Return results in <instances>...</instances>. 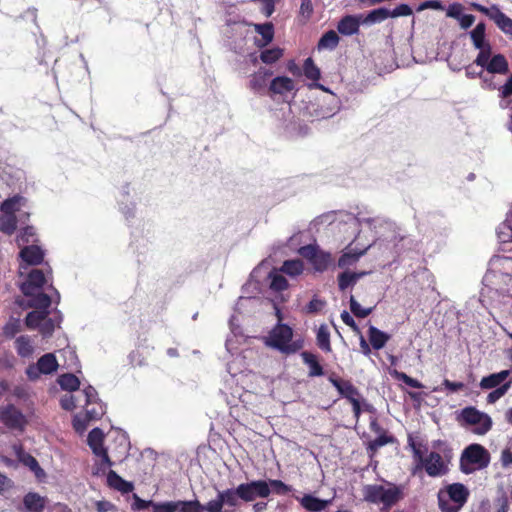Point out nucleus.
I'll return each mask as SVG.
<instances>
[{"label": "nucleus", "instance_id": "nucleus-1", "mask_svg": "<svg viewBox=\"0 0 512 512\" xmlns=\"http://www.w3.org/2000/svg\"><path fill=\"white\" fill-rule=\"evenodd\" d=\"M408 446L413 451V457L420 463V466L425 469V473L429 477H441L447 473V463L451 458V449L445 445L443 449V455L441 456L437 452H430L427 456H423L424 445L416 443L412 435L408 436Z\"/></svg>", "mask_w": 512, "mask_h": 512}, {"label": "nucleus", "instance_id": "nucleus-2", "mask_svg": "<svg viewBox=\"0 0 512 512\" xmlns=\"http://www.w3.org/2000/svg\"><path fill=\"white\" fill-rule=\"evenodd\" d=\"M490 463V453L479 443H471L464 447L459 457V470L462 474L470 475L476 471H482Z\"/></svg>", "mask_w": 512, "mask_h": 512}, {"label": "nucleus", "instance_id": "nucleus-3", "mask_svg": "<svg viewBox=\"0 0 512 512\" xmlns=\"http://www.w3.org/2000/svg\"><path fill=\"white\" fill-rule=\"evenodd\" d=\"M469 499V489L461 483H453L439 489L438 508L441 512H460Z\"/></svg>", "mask_w": 512, "mask_h": 512}, {"label": "nucleus", "instance_id": "nucleus-4", "mask_svg": "<svg viewBox=\"0 0 512 512\" xmlns=\"http://www.w3.org/2000/svg\"><path fill=\"white\" fill-rule=\"evenodd\" d=\"M293 330L289 325L278 323L269 332L266 344L273 349L282 352L285 355H292L302 349V341H292Z\"/></svg>", "mask_w": 512, "mask_h": 512}, {"label": "nucleus", "instance_id": "nucleus-5", "mask_svg": "<svg viewBox=\"0 0 512 512\" xmlns=\"http://www.w3.org/2000/svg\"><path fill=\"white\" fill-rule=\"evenodd\" d=\"M457 422L462 427H471V433L477 436L486 435L492 429V418L474 406L462 408L457 415Z\"/></svg>", "mask_w": 512, "mask_h": 512}, {"label": "nucleus", "instance_id": "nucleus-6", "mask_svg": "<svg viewBox=\"0 0 512 512\" xmlns=\"http://www.w3.org/2000/svg\"><path fill=\"white\" fill-rule=\"evenodd\" d=\"M363 499L371 504L383 503L384 507H392L401 499V490L396 485L385 488L382 485L370 484L363 487Z\"/></svg>", "mask_w": 512, "mask_h": 512}, {"label": "nucleus", "instance_id": "nucleus-7", "mask_svg": "<svg viewBox=\"0 0 512 512\" xmlns=\"http://www.w3.org/2000/svg\"><path fill=\"white\" fill-rule=\"evenodd\" d=\"M471 65L486 70L491 75H506L508 61L501 53L492 54V51H478L477 58Z\"/></svg>", "mask_w": 512, "mask_h": 512}, {"label": "nucleus", "instance_id": "nucleus-8", "mask_svg": "<svg viewBox=\"0 0 512 512\" xmlns=\"http://www.w3.org/2000/svg\"><path fill=\"white\" fill-rule=\"evenodd\" d=\"M297 254L312 265L313 271L323 273L332 265V256L317 245L307 244L297 249Z\"/></svg>", "mask_w": 512, "mask_h": 512}, {"label": "nucleus", "instance_id": "nucleus-9", "mask_svg": "<svg viewBox=\"0 0 512 512\" xmlns=\"http://www.w3.org/2000/svg\"><path fill=\"white\" fill-rule=\"evenodd\" d=\"M232 493L241 498L242 502L248 503L256 498H267L270 495V489L265 480H253L250 483H241L232 489Z\"/></svg>", "mask_w": 512, "mask_h": 512}, {"label": "nucleus", "instance_id": "nucleus-10", "mask_svg": "<svg viewBox=\"0 0 512 512\" xmlns=\"http://www.w3.org/2000/svg\"><path fill=\"white\" fill-rule=\"evenodd\" d=\"M473 9L493 20L496 27L505 33V35L512 36V19L506 16V14H504L497 5L486 7L479 4H473Z\"/></svg>", "mask_w": 512, "mask_h": 512}, {"label": "nucleus", "instance_id": "nucleus-11", "mask_svg": "<svg viewBox=\"0 0 512 512\" xmlns=\"http://www.w3.org/2000/svg\"><path fill=\"white\" fill-rule=\"evenodd\" d=\"M0 422L10 431L22 432L27 425V419L13 404H6L0 409Z\"/></svg>", "mask_w": 512, "mask_h": 512}, {"label": "nucleus", "instance_id": "nucleus-12", "mask_svg": "<svg viewBox=\"0 0 512 512\" xmlns=\"http://www.w3.org/2000/svg\"><path fill=\"white\" fill-rule=\"evenodd\" d=\"M50 275H52L50 268H47V272L37 268L31 270L30 273H28L26 282L21 285L22 295H31L33 292L39 291L47 284Z\"/></svg>", "mask_w": 512, "mask_h": 512}, {"label": "nucleus", "instance_id": "nucleus-13", "mask_svg": "<svg viewBox=\"0 0 512 512\" xmlns=\"http://www.w3.org/2000/svg\"><path fill=\"white\" fill-rule=\"evenodd\" d=\"M57 370V360L52 353H46L38 358L37 366L31 365L26 370L30 379H36L38 374L50 375Z\"/></svg>", "mask_w": 512, "mask_h": 512}, {"label": "nucleus", "instance_id": "nucleus-14", "mask_svg": "<svg viewBox=\"0 0 512 512\" xmlns=\"http://www.w3.org/2000/svg\"><path fill=\"white\" fill-rule=\"evenodd\" d=\"M329 383L335 387L338 394L344 397L345 400L349 402L361 401V394L359 390L352 385V382L342 378L329 377Z\"/></svg>", "mask_w": 512, "mask_h": 512}, {"label": "nucleus", "instance_id": "nucleus-15", "mask_svg": "<svg viewBox=\"0 0 512 512\" xmlns=\"http://www.w3.org/2000/svg\"><path fill=\"white\" fill-rule=\"evenodd\" d=\"M47 497L36 492H28L22 497V512H44L47 507Z\"/></svg>", "mask_w": 512, "mask_h": 512}, {"label": "nucleus", "instance_id": "nucleus-16", "mask_svg": "<svg viewBox=\"0 0 512 512\" xmlns=\"http://www.w3.org/2000/svg\"><path fill=\"white\" fill-rule=\"evenodd\" d=\"M361 16L346 15L336 24V31L342 36H351L359 33Z\"/></svg>", "mask_w": 512, "mask_h": 512}, {"label": "nucleus", "instance_id": "nucleus-17", "mask_svg": "<svg viewBox=\"0 0 512 512\" xmlns=\"http://www.w3.org/2000/svg\"><path fill=\"white\" fill-rule=\"evenodd\" d=\"M19 257H21L22 262L31 266H37L43 263L45 253H43V250L38 245H26L19 252Z\"/></svg>", "mask_w": 512, "mask_h": 512}, {"label": "nucleus", "instance_id": "nucleus-18", "mask_svg": "<svg viewBox=\"0 0 512 512\" xmlns=\"http://www.w3.org/2000/svg\"><path fill=\"white\" fill-rule=\"evenodd\" d=\"M471 43L478 51H492V45L485 38V23L480 22L470 31Z\"/></svg>", "mask_w": 512, "mask_h": 512}, {"label": "nucleus", "instance_id": "nucleus-19", "mask_svg": "<svg viewBox=\"0 0 512 512\" xmlns=\"http://www.w3.org/2000/svg\"><path fill=\"white\" fill-rule=\"evenodd\" d=\"M14 453H15V457H17V460H19V462H21L22 465L30 468V471L35 473V475H37V477L43 475V469L39 466L36 458L31 456L30 453L25 452L22 449L21 445H19V444L14 445Z\"/></svg>", "mask_w": 512, "mask_h": 512}, {"label": "nucleus", "instance_id": "nucleus-20", "mask_svg": "<svg viewBox=\"0 0 512 512\" xmlns=\"http://www.w3.org/2000/svg\"><path fill=\"white\" fill-rule=\"evenodd\" d=\"M370 430L379 433L376 439L370 441L368 443V449L372 452H376L378 449L382 448L387 444H391L394 441L393 436L385 434L384 430L380 425H378L377 420L374 419L370 421Z\"/></svg>", "mask_w": 512, "mask_h": 512}, {"label": "nucleus", "instance_id": "nucleus-21", "mask_svg": "<svg viewBox=\"0 0 512 512\" xmlns=\"http://www.w3.org/2000/svg\"><path fill=\"white\" fill-rule=\"evenodd\" d=\"M510 376V370H502L499 373H492L482 377L478 386L484 390L496 389L505 384L506 379Z\"/></svg>", "mask_w": 512, "mask_h": 512}, {"label": "nucleus", "instance_id": "nucleus-22", "mask_svg": "<svg viewBox=\"0 0 512 512\" xmlns=\"http://www.w3.org/2000/svg\"><path fill=\"white\" fill-rule=\"evenodd\" d=\"M253 29L260 35V39L255 40V45L262 49L274 39V25L271 22L253 24Z\"/></svg>", "mask_w": 512, "mask_h": 512}, {"label": "nucleus", "instance_id": "nucleus-23", "mask_svg": "<svg viewBox=\"0 0 512 512\" xmlns=\"http://www.w3.org/2000/svg\"><path fill=\"white\" fill-rule=\"evenodd\" d=\"M329 502V500H323L311 494H304L299 498V505L308 512H321L329 506Z\"/></svg>", "mask_w": 512, "mask_h": 512}, {"label": "nucleus", "instance_id": "nucleus-24", "mask_svg": "<svg viewBox=\"0 0 512 512\" xmlns=\"http://www.w3.org/2000/svg\"><path fill=\"white\" fill-rule=\"evenodd\" d=\"M272 75V72L265 69H260L256 73L250 76V83L248 87L255 94H262L267 87V79Z\"/></svg>", "mask_w": 512, "mask_h": 512}, {"label": "nucleus", "instance_id": "nucleus-25", "mask_svg": "<svg viewBox=\"0 0 512 512\" xmlns=\"http://www.w3.org/2000/svg\"><path fill=\"white\" fill-rule=\"evenodd\" d=\"M294 88L293 80L287 76H278L271 80V84H269V92L276 95H284L291 92Z\"/></svg>", "mask_w": 512, "mask_h": 512}, {"label": "nucleus", "instance_id": "nucleus-26", "mask_svg": "<svg viewBox=\"0 0 512 512\" xmlns=\"http://www.w3.org/2000/svg\"><path fill=\"white\" fill-rule=\"evenodd\" d=\"M389 341V334L377 329L375 326L368 327V344L379 351L384 348L385 344Z\"/></svg>", "mask_w": 512, "mask_h": 512}, {"label": "nucleus", "instance_id": "nucleus-27", "mask_svg": "<svg viewBox=\"0 0 512 512\" xmlns=\"http://www.w3.org/2000/svg\"><path fill=\"white\" fill-rule=\"evenodd\" d=\"M108 486L123 494L131 493L133 490L132 483L121 478V476L117 475L113 470H109L108 472Z\"/></svg>", "mask_w": 512, "mask_h": 512}, {"label": "nucleus", "instance_id": "nucleus-28", "mask_svg": "<svg viewBox=\"0 0 512 512\" xmlns=\"http://www.w3.org/2000/svg\"><path fill=\"white\" fill-rule=\"evenodd\" d=\"M24 296L30 298V301H28V306L35 309V311H48V308H50V304L52 303V298L42 292L37 291L33 292L31 295Z\"/></svg>", "mask_w": 512, "mask_h": 512}, {"label": "nucleus", "instance_id": "nucleus-29", "mask_svg": "<svg viewBox=\"0 0 512 512\" xmlns=\"http://www.w3.org/2000/svg\"><path fill=\"white\" fill-rule=\"evenodd\" d=\"M301 358H303L304 365L308 366V377H319L323 375V369L316 355L308 351H303L301 352Z\"/></svg>", "mask_w": 512, "mask_h": 512}, {"label": "nucleus", "instance_id": "nucleus-30", "mask_svg": "<svg viewBox=\"0 0 512 512\" xmlns=\"http://www.w3.org/2000/svg\"><path fill=\"white\" fill-rule=\"evenodd\" d=\"M23 204H25V198L21 195H14L1 203L0 212L3 213V215L15 216V213L20 210V206Z\"/></svg>", "mask_w": 512, "mask_h": 512}, {"label": "nucleus", "instance_id": "nucleus-31", "mask_svg": "<svg viewBox=\"0 0 512 512\" xmlns=\"http://www.w3.org/2000/svg\"><path fill=\"white\" fill-rule=\"evenodd\" d=\"M52 319L48 317V311L32 310L26 314L24 318V325L30 330H35L39 324Z\"/></svg>", "mask_w": 512, "mask_h": 512}, {"label": "nucleus", "instance_id": "nucleus-32", "mask_svg": "<svg viewBox=\"0 0 512 512\" xmlns=\"http://www.w3.org/2000/svg\"><path fill=\"white\" fill-rule=\"evenodd\" d=\"M61 324V314L59 311L54 312V316L52 318L47 319L43 323L38 325L37 329L42 334V337L49 338L52 336L53 330L58 328Z\"/></svg>", "mask_w": 512, "mask_h": 512}, {"label": "nucleus", "instance_id": "nucleus-33", "mask_svg": "<svg viewBox=\"0 0 512 512\" xmlns=\"http://www.w3.org/2000/svg\"><path fill=\"white\" fill-rule=\"evenodd\" d=\"M362 276V273L344 271L338 274V290L345 291L348 287L353 286L357 283Z\"/></svg>", "mask_w": 512, "mask_h": 512}, {"label": "nucleus", "instance_id": "nucleus-34", "mask_svg": "<svg viewBox=\"0 0 512 512\" xmlns=\"http://www.w3.org/2000/svg\"><path fill=\"white\" fill-rule=\"evenodd\" d=\"M337 43H339V37L337 36L336 32L329 30L320 36L319 42H317V49L334 50L336 49Z\"/></svg>", "mask_w": 512, "mask_h": 512}, {"label": "nucleus", "instance_id": "nucleus-35", "mask_svg": "<svg viewBox=\"0 0 512 512\" xmlns=\"http://www.w3.org/2000/svg\"><path fill=\"white\" fill-rule=\"evenodd\" d=\"M58 384L63 391L74 392L80 386L77 376L72 373H64L58 377Z\"/></svg>", "mask_w": 512, "mask_h": 512}, {"label": "nucleus", "instance_id": "nucleus-36", "mask_svg": "<svg viewBox=\"0 0 512 512\" xmlns=\"http://www.w3.org/2000/svg\"><path fill=\"white\" fill-rule=\"evenodd\" d=\"M389 18H391V14H389L388 9L378 8L368 12L367 17L361 19V22H363V24H374L381 23Z\"/></svg>", "mask_w": 512, "mask_h": 512}, {"label": "nucleus", "instance_id": "nucleus-37", "mask_svg": "<svg viewBox=\"0 0 512 512\" xmlns=\"http://www.w3.org/2000/svg\"><path fill=\"white\" fill-rule=\"evenodd\" d=\"M304 271V263L301 260H287L282 264V272L290 277L301 275Z\"/></svg>", "mask_w": 512, "mask_h": 512}, {"label": "nucleus", "instance_id": "nucleus-38", "mask_svg": "<svg viewBox=\"0 0 512 512\" xmlns=\"http://www.w3.org/2000/svg\"><path fill=\"white\" fill-rule=\"evenodd\" d=\"M15 351L22 358H28L32 355L31 340L28 336H19L15 339Z\"/></svg>", "mask_w": 512, "mask_h": 512}, {"label": "nucleus", "instance_id": "nucleus-39", "mask_svg": "<svg viewBox=\"0 0 512 512\" xmlns=\"http://www.w3.org/2000/svg\"><path fill=\"white\" fill-rule=\"evenodd\" d=\"M77 415L90 419H100L103 415V406L99 402H84V412Z\"/></svg>", "mask_w": 512, "mask_h": 512}, {"label": "nucleus", "instance_id": "nucleus-40", "mask_svg": "<svg viewBox=\"0 0 512 512\" xmlns=\"http://www.w3.org/2000/svg\"><path fill=\"white\" fill-rule=\"evenodd\" d=\"M283 57V49L273 47L260 52V61L264 64H273Z\"/></svg>", "mask_w": 512, "mask_h": 512}, {"label": "nucleus", "instance_id": "nucleus-41", "mask_svg": "<svg viewBox=\"0 0 512 512\" xmlns=\"http://www.w3.org/2000/svg\"><path fill=\"white\" fill-rule=\"evenodd\" d=\"M16 216L3 215L0 218V232L11 236L16 231Z\"/></svg>", "mask_w": 512, "mask_h": 512}, {"label": "nucleus", "instance_id": "nucleus-42", "mask_svg": "<svg viewBox=\"0 0 512 512\" xmlns=\"http://www.w3.org/2000/svg\"><path fill=\"white\" fill-rule=\"evenodd\" d=\"M317 347L326 353L330 352L329 329L326 325H320L317 329Z\"/></svg>", "mask_w": 512, "mask_h": 512}, {"label": "nucleus", "instance_id": "nucleus-43", "mask_svg": "<svg viewBox=\"0 0 512 512\" xmlns=\"http://www.w3.org/2000/svg\"><path fill=\"white\" fill-rule=\"evenodd\" d=\"M303 73L304 77L308 80H320V69L314 64L312 58H306V60H304Z\"/></svg>", "mask_w": 512, "mask_h": 512}, {"label": "nucleus", "instance_id": "nucleus-44", "mask_svg": "<svg viewBox=\"0 0 512 512\" xmlns=\"http://www.w3.org/2000/svg\"><path fill=\"white\" fill-rule=\"evenodd\" d=\"M239 499L238 495L231 492V489H225L218 492V497L212 501L221 502L229 507H237Z\"/></svg>", "mask_w": 512, "mask_h": 512}, {"label": "nucleus", "instance_id": "nucleus-45", "mask_svg": "<svg viewBox=\"0 0 512 512\" xmlns=\"http://www.w3.org/2000/svg\"><path fill=\"white\" fill-rule=\"evenodd\" d=\"M90 449H92L93 454L100 458L99 471H103L105 468L112 466L107 450L103 445H90Z\"/></svg>", "mask_w": 512, "mask_h": 512}, {"label": "nucleus", "instance_id": "nucleus-46", "mask_svg": "<svg viewBox=\"0 0 512 512\" xmlns=\"http://www.w3.org/2000/svg\"><path fill=\"white\" fill-rule=\"evenodd\" d=\"M177 512H203V505L197 500L177 501Z\"/></svg>", "mask_w": 512, "mask_h": 512}, {"label": "nucleus", "instance_id": "nucleus-47", "mask_svg": "<svg viewBox=\"0 0 512 512\" xmlns=\"http://www.w3.org/2000/svg\"><path fill=\"white\" fill-rule=\"evenodd\" d=\"M267 485H269V489H271V493H274L279 496L287 495L291 492V486L283 483L281 480L271 479L266 481Z\"/></svg>", "mask_w": 512, "mask_h": 512}, {"label": "nucleus", "instance_id": "nucleus-48", "mask_svg": "<svg viewBox=\"0 0 512 512\" xmlns=\"http://www.w3.org/2000/svg\"><path fill=\"white\" fill-rule=\"evenodd\" d=\"M349 307H351L352 315L360 319H365L373 311V307L362 308L361 305L352 296L351 299H349Z\"/></svg>", "mask_w": 512, "mask_h": 512}, {"label": "nucleus", "instance_id": "nucleus-49", "mask_svg": "<svg viewBox=\"0 0 512 512\" xmlns=\"http://www.w3.org/2000/svg\"><path fill=\"white\" fill-rule=\"evenodd\" d=\"M288 289V281L281 274H271V290L275 292H282Z\"/></svg>", "mask_w": 512, "mask_h": 512}, {"label": "nucleus", "instance_id": "nucleus-50", "mask_svg": "<svg viewBox=\"0 0 512 512\" xmlns=\"http://www.w3.org/2000/svg\"><path fill=\"white\" fill-rule=\"evenodd\" d=\"M100 418H89L80 415L74 416V420H72V427H74V431L77 433H83L87 428V425L91 421H98Z\"/></svg>", "mask_w": 512, "mask_h": 512}, {"label": "nucleus", "instance_id": "nucleus-51", "mask_svg": "<svg viewBox=\"0 0 512 512\" xmlns=\"http://www.w3.org/2000/svg\"><path fill=\"white\" fill-rule=\"evenodd\" d=\"M509 388L510 382L503 384L501 387L494 388L493 391L487 394V403L494 404L496 401L501 399L506 394V392H508Z\"/></svg>", "mask_w": 512, "mask_h": 512}, {"label": "nucleus", "instance_id": "nucleus-52", "mask_svg": "<svg viewBox=\"0 0 512 512\" xmlns=\"http://www.w3.org/2000/svg\"><path fill=\"white\" fill-rule=\"evenodd\" d=\"M349 403H351L352 406V415H354L356 419H359L363 412L373 413V406L366 402L354 401Z\"/></svg>", "mask_w": 512, "mask_h": 512}, {"label": "nucleus", "instance_id": "nucleus-53", "mask_svg": "<svg viewBox=\"0 0 512 512\" xmlns=\"http://www.w3.org/2000/svg\"><path fill=\"white\" fill-rule=\"evenodd\" d=\"M364 253H366V249L360 250L359 252H345L344 255L338 259V266L345 267L351 262L357 261Z\"/></svg>", "mask_w": 512, "mask_h": 512}, {"label": "nucleus", "instance_id": "nucleus-54", "mask_svg": "<svg viewBox=\"0 0 512 512\" xmlns=\"http://www.w3.org/2000/svg\"><path fill=\"white\" fill-rule=\"evenodd\" d=\"M20 332V322L17 319L10 320L3 327V336L7 339H12Z\"/></svg>", "mask_w": 512, "mask_h": 512}, {"label": "nucleus", "instance_id": "nucleus-55", "mask_svg": "<svg viewBox=\"0 0 512 512\" xmlns=\"http://www.w3.org/2000/svg\"><path fill=\"white\" fill-rule=\"evenodd\" d=\"M323 307H325V301L317 297H313L312 301L308 302V305L304 307V312H306V314L315 315L319 313Z\"/></svg>", "mask_w": 512, "mask_h": 512}, {"label": "nucleus", "instance_id": "nucleus-56", "mask_svg": "<svg viewBox=\"0 0 512 512\" xmlns=\"http://www.w3.org/2000/svg\"><path fill=\"white\" fill-rule=\"evenodd\" d=\"M395 377H397V379H399L400 382L406 384V386H408V387H411L414 389H422L423 388V384L421 382L408 376L404 372H395Z\"/></svg>", "mask_w": 512, "mask_h": 512}, {"label": "nucleus", "instance_id": "nucleus-57", "mask_svg": "<svg viewBox=\"0 0 512 512\" xmlns=\"http://www.w3.org/2000/svg\"><path fill=\"white\" fill-rule=\"evenodd\" d=\"M32 239H34V228L32 226H26L22 228L21 233L17 235V244H29L32 242Z\"/></svg>", "mask_w": 512, "mask_h": 512}, {"label": "nucleus", "instance_id": "nucleus-58", "mask_svg": "<svg viewBox=\"0 0 512 512\" xmlns=\"http://www.w3.org/2000/svg\"><path fill=\"white\" fill-rule=\"evenodd\" d=\"M278 0H253L260 4V13L269 18L274 13V6Z\"/></svg>", "mask_w": 512, "mask_h": 512}, {"label": "nucleus", "instance_id": "nucleus-59", "mask_svg": "<svg viewBox=\"0 0 512 512\" xmlns=\"http://www.w3.org/2000/svg\"><path fill=\"white\" fill-rule=\"evenodd\" d=\"M103 445V433L100 428H94L88 432V446Z\"/></svg>", "mask_w": 512, "mask_h": 512}, {"label": "nucleus", "instance_id": "nucleus-60", "mask_svg": "<svg viewBox=\"0 0 512 512\" xmlns=\"http://www.w3.org/2000/svg\"><path fill=\"white\" fill-rule=\"evenodd\" d=\"M154 505H160V502L142 500L138 496L134 495V504H132V509L140 511L143 509L152 508Z\"/></svg>", "mask_w": 512, "mask_h": 512}, {"label": "nucleus", "instance_id": "nucleus-61", "mask_svg": "<svg viewBox=\"0 0 512 512\" xmlns=\"http://www.w3.org/2000/svg\"><path fill=\"white\" fill-rule=\"evenodd\" d=\"M390 15H392V18L408 17L412 15V9L407 4H401L390 10Z\"/></svg>", "mask_w": 512, "mask_h": 512}, {"label": "nucleus", "instance_id": "nucleus-62", "mask_svg": "<svg viewBox=\"0 0 512 512\" xmlns=\"http://www.w3.org/2000/svg\"><path fill=\"white\" fill-rule=\"evenodd\" d=\"M152 512H176V501L161 502V505H154Z\"/></svg>", "mask_w": 512, "mask_h": 512}, {"label": "nucleus", "instance_id": "nucleus-63", "mask_svg": "<svg viewBox=\"0 0 512 512\" xmlns=\"http://www.w3.org/2000/svg\"><path fill=\"white\" fill-rule=\"evenodd\" d=\"M299 14L304 17V19L311 18L313 14V4H311V0H301V5H299Z\"/></svg>", "mask_w": 512, "mask_h": 512}, {"label": "nucleus", "instance_id": "nucleus-64", "mask_svg": "<svg viewBox=\"0 0 512 512\" xmlns=\"http://www.w3.org/2000/svg\"><path fill=\"white\" fill-rule=\"evenodd\" d=\"M498 91H500V97H502L503 99L508 98L512 95V74H510L509 79L505 81V84L498 88Z\"/></svg>", "mask_w": 512, "mask_h": 512}]
</instances>
